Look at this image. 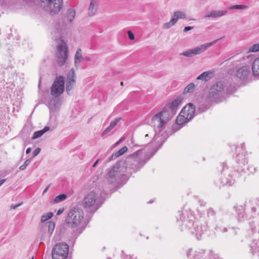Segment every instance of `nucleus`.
Returning a JSON list of instances; mask_svg holds the SVG:
<instances>
[{"mask_svg":"<svg viewBox=\"0 0 259 259\" xmlns=\"http://www.w3.org/2000/svg\"><path fill=\"white\" fill-rule=\"evenodd\" d=\"M114 158H116L115 157L114 154H113L109 158L108 161H110L113 160Z\"/></svg>","mask_w":259,"mask_h":259,"instance_id":"nucleus-56","label":"nucleus"},{"mask_svg":"<svg viewBox=\"0 0 259 259\" xmlns=\"http://www.w3.org/2000/svg\"><path fill=\"white\" fill-rule=\"evenodd\" d=\"M127 151V148L126 146H124L117 152L114 153L115 157L117 158L122 154H123L125 152Z\"/></svg>","mask_w":259,"mask_h":259,"instance_id":"nucleus-37","label":"nucleus"},{"mask_svg":"<svg viewBox=\"0 0 259 259\" xmlns=\"http://www.w3.org/2000/svg\"><path fill=\"white\" fill-rule=\"evenodd\" d=\"M5 182V180L0 181V186Z\"/></svg>","mask_w":259,"mask_h":259,"instance_id":"nucleus-63","label":"nucleus"},{"mask_svg":"<svg viewBox=\"0 0 259 259\" xmlns=\"http://www.w3.org/2000/svg\"><path fill=\"white\" fill-rule=\"evenodd\" d=\"M65 81L63 76L57 77L51 88V95L55 97H59L64 91Z\"/></svg>","mask_w":259,"mask_h":259,"instance_id":"nucleus-12","label":"nucleus"},{"mask_svg":"<svg viewBox=\"0 0 259 259\" xmlns=\"http://www.w3.org/2000/svg\"><path fill=\"white\" fill-rule=\"evenodd\" d=\"M237 78L242 80H248L252 77V72L250 71V67L243 66L238 68L236 72Z\"/></svg>","mask_w":259,"mask_h":259,"instance_id":"nucleus-16","label":"nucleus"},{"mask_svg":"<svg viewBox=\"0 0 259 259\" xmlns=\"http://www.w3.org/2000/svg\"><path fill=\"white\" fill-rule=\"evenodd\" d=\"M186 14L185 13L182 12V11H177L174 13V15L172 17H175L176 19H177V21L179 19H184L186 18Z\"/></svg>","mask_w":259,"mask_h":259,"instance_id":"nucleus-34","label":"nucleus"},{"mask_svg":"<svg viewBox=\"0 0 259 259\" xmlns=\"http://www.w3.org/2000/svg\"><path fill=\"white\" fill-rule=\"evenodd\" d=\"M181 114H183L189 120L192 119L195 113V107L192 103H189L182 110Z\"/></svg>","mask_w":259,"mask_h":259,"instance_id":"nucleus-18","label":"nucleus"},{"mask_svg":"<svg viewBox=\"0 0 259 259\" xmlns=\"http://www.w3.org/2000/svg\"><path fill=\"white\" fill-rule=\"evenodd\" d=\"M100 160V159H97L95 162L94 163V164L93 165V167H95L96 166V165H97V164L98 163L99 161Z\"/></svg>","mask_w":259,"mask_h":259,"instance_id":"nucleus-58","label":"nucleus"},{"mask_svg":"<svg viewBox=\"0 0 259 259\" xmlns=\"http://www.w3.org/2000/svg\"><path fill=\"white\" fill-rule=\"evenodd\" d=\"M63 211H64L63 208H59L57 212V215H60L61 214H62L63 213Z\"/></svg>","mask_w":259,"mask_h":259,"instance_id":"nucleus-52","label":"nucleus"},{"mask_svg":"<svg viewBox=\"0 0 259 259\" xmlns=\"http://www.w3.org/2000/svg\"><path fill=\"white\" fill-rule=\"evenodd\" d=\"M251 68L253 76H259V57L253 61Z\"/></svg>","mask_w":259,"mask_h":259,"instance_id":"nucleus-22","label":"nucleus"},{"mask_svg":"<svg viewBox=\"0 0 259 259\" xmlns=\"http://www.w3.org/2000/svg\"><path fill=\"white\" fill-rule=\"evenodd\" d=\"M120 84H121V85H122V86L123 85V82H121Z\"/></svg>","mask_w":259,"mask_h":259,"instance_id":"nucleus-64","label":"nucleus"},{"mask_svg":"<svg viewBox=\"0 0 259 259\" xmlns=\"http://www.w3.org/2000/svg\"><path fill=\"white\" fill-rule=\"evenodd\" d=\"M195 84L193 83H190L187 85L184 89L183 94L190 93L193 92L195 89Z\"/></svg>","mask_w":259,"mask_h":259,"instance_id":"nucleus-31","label":"nucleus"},{"mask_svg":"<svg viewBox=\"0 0 259 259\" xmlns=\"http://www.w3.org/2000/svg\"><path fill=\"white\" fill-rule=\"evenodd\" d=\"M206 218L208 219V220L210 219L211 218H214L216 214V211L212 207H209V208L207 209L206 210Z\"/></svg>","mask_w":259,"mask_h":259,"instance_id":"nucleus-30","label":"nucleus"},{"mask_svg":"<svg viewBox=\"0 0 259 259\" xmlns=\"http://www.w3.org/2000/svg\"><path fill=\"white\" fill-rule=\"evenodd\" d=\"M177 22V19L175 17H172L169 22L163 24V28H168L174 25Z\"/></svg>","mask_w":259,"mask_h":259,"instance_id":"nucleus-36","label":"nucleus"},{"mask_svg":"<svg viewBox=\"0 0 259 259\" xmlns=\"http://www.w3.org/2000/svg\"><path fill=\"white\" fill-rule=\"evenodd\" d=\"M75 16V12L73 9H69L67 13V20L68 22H71L74 19Z\"/></svg>","mask_w":259,"mask_h":259,"instance_id":"nucleus-29","label":"nucleus"},{"mask_svg":"<svg viewBox=\"0 0 259 259\" xmlns=\"http://www.w3.org/2000/svg\"><path fill=\"white\" fill-rule=\"evenodd\" d=\"M31 159H27L24 162V163L19 167V169L21 170H24L26 168V167L30 164V163L31 162Z\"/></svg>","mask_w":259,"mask_h":259,"instance_id":"nucleus-40","label":"nucleus"},{"mask_svg":"<svg viewBox=\"0 0 259 259\" xmlns=\"http://www.w3.org/2000/svg\"><path fill=\"white\" fill-rule=\"evenodd\" d=\"M97 0H91L90 6L89 8L88 14L90 16H92L95 15L97 10Z\"/></svg>","mask_w":259,"mask_h":259,"instance_id":"nucleus-26","label":"nucleus"},{"mask_svg":"<svg viewBox=\"0 0 259 259\" xmlns=\"http://www.w3.org/2000/svg\"><path fill=\"white\" fill-rule=\"evenodd\" d=\"M239 230L238 228H231L230 229V233L231 235H236L238 234Z\"/></svg>","mask_w":259,"mask_h":259,"instance_id":"nucleus-46","label":"nucleus"},{"mask_svg":"<svg viewBox=\"0 0 259 259\" xmlns=\"http://www.w3.org/2000/svg\"><path fill=\"white\" fill-rule=\"evenodd\" d=\"M259 51V45L254 44L249 49V52H256Z\"/></svg>","mask_w":259,"mask_h":259,"instance_id":"nucleus-43","label":"nucleus"},{"mask_svg":"<svg viewBox=\"0 0 259 259\" xmlns=\"http://www.w3.org/2000/svg\"><path fill=\"white\" fill-rule=\"evenodd\" d=\"M149 146L138 150L130 155L127 159L128 168L134 172L141 169L146 163L153 156V150H150Z\"/></svg>","mask_w":259,"mask_h":259,"instance_id":"nucleus-3","label":"nucleus"},{"mask_svg":"<svg viewBox=\"0 0 259 259\" xmlns=\"http://www.w3.org/2000/svg\"><path fill=\"white\" fill-rule=\"evenodd\" d=\"M249 226L251 232L253 233L258 232L259 234V224L255 221H252L249 223Z\"/></svg>","mask_w":259,"mask_h":259,"instance_id":"nucleus-28","label":"nucleus"},{"mask_svg":"<svg viewBox=\"0 0 259 259\" xmlns=\"http://www.w3.org/2000/svg\"><path fill=\"white\" fill-rule=\"evenodd\" d=\"M237 219L239 222H243L245 220L246 217L244 213V208L241 206H237Z\"/></svg>","mask_w":259,"mask_h":259,"instance_id":"nucleus-21","label":"nucleus"},{"mask_svg":"<svg viewBox=\"0 0 259 259\" xmlns=\"http://www.w3.org/2000/svg\"><path fill=\"white\" fill-rule=\"evenodd\" d=\"M67 198L66 195L64 194H60L57 196L54 199V202L55 203H59L64 200H65Z\"/></svg>","mask_w":259,"mask_h":259,"instance_id":"nucleus-35","label":"nucleus"},{"mask_svg":"<svg viewBox=\"0 0 259 259\" xmlns=\"http://www.w3.org/2000/svg\"><path fill=\"white\" fill-rule=\"evenodd\" d=\"M50 130V127L49 126H45L41 131L43 132V134H45L46 132H48Z\"/></svg>","mask_w":259,"mask_h":259,"instance_id":"nucleus-51","label":"nucleus"},{"mask_svg":"<svg viewBox=\"0 0 259 259\" xmlns=\"http://www.w3.org/2000/svg\"><path fill=\"white\" fill-rule=\"evenodd\" d=\"M51 185H49L44 190L43 192H42V194L44 195L45 193H46L49 190L50 187Z\"/></svg>","mask_w":259,"mask_h":259,"instance_id":"nucleus-54","label":"nucleus"},{"mask_svg":"<svg viewBox=\"0 0 259 259\" xmlns=\"http://www.w3.org/2000/svg\"><path fill=\"white\" fill-rule=\"evenodd\" d=\"M31 151V148H28L26 149V154H29V153H30Z\"/></svg>","mask_w":259,"mask_h":259,"instance_id":"nucleus-60","label":"nucleus"},{"mask_svg":"<svg viewBox=\"0 0 259 259\" xmlns=\"http://www.w3.org/2000/svg\"><path fill=\"white\" fill-rule=\"evenodd\" d=\"M177 221L179 225L186 229H190L193 227L191 233L195 235L197 240H200L202 236L207 231L208 229L207 221L205 215L201 217L199 220L194 222V218L192 215L186 218L185 214L179 211L176 215Z\"/></svg>","mask_w":259,"mask_h":259,"instance_id":"nucleus-2","label":"nucleus"},{"mask_svg":"<svg viewBox=\"0 0 259 259\" xmlns=\"http://www.w3.org/2000/svg\"><path fill=\"white\" fill-rule=\"evenodd\" d=\"M204 254V250L202 249H199L193 253L192 249H190L187 253V256L189 259H201ZM203 259H222V258L220 257L218 254L214 251H209Z\"/></svg>","mask_w":259,"mask_h":259,"instance_id":"nucleus-13","label":"nucleus"},{"mask_svg":"<svg viewBox=\"0 0 259 259\" xmlns=\"http://www.w3.org/2000/svg\"><path fill=\"white\" fill-rule=\"evenodd\" d=\"M235 183L231 172L228 168H224L222 171L220 183L222 186H231Z\"/></svg>","mask_w":259,"mask_h":259,"instance_id":"nucleus-15","label":"nucleus"},{"mask_svg":"<svg viewBox=\"0 0 259 259\" xmlns=\"http://www.w3.org/2000/svg\"><path fill=\"white\" fill-rule=\"evenodd\" d=\"M193 27H191V26H187V27H185L184 29V31H189V30H190L191 29H192Z\"/></svg>","mask_w":259,"mask_h":259,"instance_id":"nucleus-53","label":"nucleus"},{"mask_svg":"<svg viewBox=\"0 0 259 259\" xmlns=\"http://www.w3.org/2000/svg\"><path fill=\"white\" fill-rule=\"evenodd\" d=\"M247 8L246 6L245 5H234L233 6H231L229 8V9L233 10V9H245Z\"/></svg>","mask_w":259,"mask_h":259,"instance_id":"nucleus-45","label":"nucleus"},{"mask_svg":"<svg viewBox=\"0 0 259 259\" xmlns=\"http://www.w3.org/2000/svg\"><path fill=\"white\" fill-rule=\"evenodd\" d=\"M122 140L123 138H121L117 142L115 143V145H117L118 144H119Z\"/></svg>","mask_w":259,"mask_h":259,"instance_id":"nucleus-61","label":"nucleus"},{"mask_svg":"<svg viewBox=\"0 0 259 259\" xmlns=\"http://www.w3.org/2000/svg\"><path fill=\"white\" fill-rule=\"evenodd\" d=\"M43 134H44L43 132L41 131V130L35 132H34V133L33 134V135L32 137V139L34 140V139H37V138L40 137Z\"/></svg>","mask_w":259,"mask_h":259,"instance_id":"nucleus-42","label":"nucleus"},{"mask_svg":"<svg viewBox=\"0 0 259 259\" xmlns=\"http://www.w3.org/2000/svg\"><path fill=\"white\" fill-rule=\"evenodd\" d=\"M125 168L118 164L114 166L108 172L107 177L109 184L114 185H120L125 182L127 176L124 174Z\"/></svg>","mask_w":259,"mask_h":259,"instance_id":"nucleus-4","label":"nucleus"},{"mask_svg":"<svg viewBox=\"0 0 259 259\" xmlns=\"http://www.w3.org/2000/svg\"><path fill=\"white\" fill-rule=\"evenodd\" d=\"M124 259H137V258H134L133 256L127 255L125 257Z\"/></svg>","mask_w":259,"mask_h":259,"instance_id":"nucleus-59","label":"nucleus"},{"mask_svg":"<svg viewBox=\"0 0 259 259\" xmlns=\"http://www.w3.org/2000/svg\"><path fill=\"white\" fill-rule=\"evenodd\" d=\"M75 83V80H71V81H66V90L67 92L69 94L70 92H71L72 90L73 87Z\"/></svg>","mask_w":259,"mask_h":259,"instance_id":"nucleus-33","label":"nucleus"},{"mask_svg":"<svg viewBox=\"0 0 259 259\" xmlns=\"http://www.w3.org/2000/svg\"><path fill=\"white\" fill-rule=\"evenodd\" d=\"M46 10L51 14H57L62 9V0H39Z\"/></svg>","mask_w":259,"mask_h":259,"instance_id":"nucleus-11","label":"nucleus"},{"mask_svg":"<svg viewBox=\"0 0 259 259\" xmlns=\"http://www.w3.org/2000/svg\"><path fill=\"white\" fill-rule=\"evenodd\" d=\"M82 205L89 212L97 211L101 205L98 194L94 191H91L84 197Z\"/></svg>","mask_w":259,"mask_h":259,"instance_id":"nucleus-7","label":"nucleus"},{"mask_svg":"<svg viewBox=\"0 0 259 259\" xmlns=\"http://www.w3.org/2000/svg\"><path fill=\"white\" fill-rule=\"evenodd\" d=\"M58 43L56 52V60L58 66H63L66 63L68 56V48L62 37L56 38Z\"/></svg>","mask_w":259,"mask_h":259,"instance_id":"nucleus-6","label":"nucleus"},{"mask_svg":"<svg viewBox=\"0 0 259 259\" xmlns=\"http://www.w3.org/2000/svg\"><path fill=\"white\" fill-rule=\"evenodd\" d=\"M40 151V149L39 148H36L33 152V153H32V157H35L36 155H37L39 152Z\"/></svg>","mask_w":259,"mask_h":259,"instance_id":"nucleus-47","label":"nucleus"},{"mask_svg":"<svg viewBox=\"0 0 259 259\" xmlns=\"http://www.w3.org/2000/svg\"><path fill=\"white\" fill-rule=\"evenodd\" d=\"M112 128H111L109 126H108L105 130L102 133L101 136H104V135H106L108 132H109L110 131H111Z\"/></svg>","mask_w":259,"mask_h":259,"instance_id":"nucleus-48","label":"nucleus"},{"mask_svg":"<svg viewBox=\"0 0 259 259\" xmlns=\"http://www.w3.org/2000/svg\"><path fill=\"white\" fill-rule=\"evenodd\" d=\"M182 102V97L181 96L177 97L175 99L166 104L160 112L153 116L152 118L151 124L154 127L156 133H160L165 128L166 124L177 113Z\"/></svg>","mask_w":259,"mask_h":259,"instance_id":"nucleus-1","label":"nucleus"},{"mask_svg":"<svg viewBox=\"0 0 259 259\" xmlns=\"http://www.w3.org/2000/svg\"><path fill=\"white\" fill-rule=\"evenodd\" d=\"M81 52V49L78 48L75 53L74 57V64L75 66L79 65L81 61L84 60V58L82 57Z\"/></svg>","mask_w":259,"mask_h":259,"instance_id":"nucleus-27","label":"nucleus"},{"mask_svg":"<svg viewBox=\"0 0 259 259\" xmlns=\"http://www.w3.org/2000/svg\"><path fill=\"white\" fill-rule=\"evenodd\" d=\"M208 109V106L206 104H200L198 107V111L202 113L206 111Z\"/></svg>","mask_w":259,"mask_h":259,"instance_id":"nucleus-41","label":"nucleus"},{"mask_svg":"<svg viewBox=\"0 0 259 259\" xmlns=\"http://www.w3.org/2000/svg\"><path fill=\"white\" fill-rule=\"evenodd\" d=\"M214 229L217 232L221 233L228 232L229 230V228L221 221L217 223Z\"/></svg>","mask_w":259,"mask_h":259,"instance_id":"nucleus-24","label":"nucleus"},{"mask_svg":"<svg viewBox=\"0 0 259 259\" xmlns=\"http://www.w3.org/2000/svg\"><path fill=\"white\" fill-rule=\"evenodd\" d=\"M55 227V223L52 221H49L48 222V233L51 235L54 230Z\"/></svg>","mask_w":259,"mask_h":259,"instance_id":"nucleus-38","label":"nucleus"},{"mask_svg":"<svg viewBox=\"0 0 259 259\" xmlns=\"http://www.w3.org/2000/svg\"><path fill=\"white\" fill-rule=\"evenodd\" d=\"M128 38L131 40H134L135 39L134 33H127Z\"/></svg>","mask_w":259,"mask_h":259,"instance_id":"nucleus-50","label":"nucleus"},{"mask_svg":"<svg viewBox=\"0 0 259 259\" xmlns=\"http://www.w3.org/2000/svg\"><path fill=\"white\" fill-rule=\"evenodd\" d=\"M213 76V74L211 71L204 72L197 77V80H201L204 82L208 81Z\"/></svg>","mask_w":259,"mask_h":259,"instance_id":"nucleus-23","label":"nucleus"},{"mask_svg":"<svg viewBox=\"0 0 259 259\" xmlns=\"http://www.w3.org/2000/svg\"><path fill=\"white\" fill-rule=\"evenodd\" d=\"M245 206L247 209H250L251 215L253 216L257 213L259 216V198L251 199L248 202H246Z\"/></svg>","mask_w":259,"mask_h":259,"instance_id":"nucleus-17","label":"nucleus"},{"mask_svg":"<svg viewBox=\"0 0 259 259\" xmlns=\"http://www.w3.org/2000/svg\"><path fill=\"white\" fill-rule=\"evenodd\" d=\"M69 252V246L66 243H57L52 250V259H66Z\"/></svg>","mask_w":259,"mask_h":259,"instance_id":"nucleus-9","label":"nucleus"},{"mask_svg":"<svg viewBox=\"0 0 259 259\" xmlns=\"http://www.w3.org/2000/svg\"><path fill=\"white\" fill-rule=\"evenodd\" d=\"M131 144L133 147H139V145H137L134 142V141L133 140V139H132V141H131V143L130 144Z\"/></svg>","mask_w":259,"mask_h":259,"instance_id":"nucleus-55","label":"nucleus"},{"mask_svg":"<svg viewBox=\"0 0 259 259\" xmlns=\"http://www.w3.org/2000/svg\"><path fill=\"white\" fill-rule=\"evenodd\" d=\"M84 60L88 61H91V58L88 57H87L84 58Z\"/></svg>","mask_w":259,"mask_h":259,"instance_id":"nucleus-62","label":"nucleus"},{"mask_svg":"<svg viewBox=\"0 0 259 259\" xmlns=\"http://www.w3.org/2000/svg\"><path fill=\"white\" fill-rule=\"evenodd\" d=\"M53 213L50 212L47 214H44L41 217V222H44L51 219L53 216Z\"/></svg>","mask_w":259,"mask_h":259,"instance_id":"nucleus-39","label":"nucleus"},{"mask_svg":"<svg viewBox=\"0 0 259 259\" xmlns=\"http://www.w3.org/2000/svg\"><path fill=\"white\" fill-rule=\"evenodd\" d=\"M73 80H75V73L74 70L72 68L68 72L67 81H71Z\"/></svg>","mask_w":259,"mask_h":259,"instance_id":"nucleus-32","label":"nucleus"},{"mask_svg":"<svg viewBox=\"0 0 259 259\" xmlns=\"http://www.w3.org/2000/svg\"><path fill=\"white\" fill-rule=\"evenodd\" d=\"M250 251L253 255L257 254L259 256V239L253 240L249 244Z\"/></svg>","mask_w":259,"mask_h":259,"instance_id":"nucleus-20","label":"nucleus"},{"mask_svg":"<svg viewBox=\"0 0 259 259\" xmlns=\"http://www.w3.org/2000/svg\"><path fill=\"white\" fill-rule=\"evenodd\" d=\"M232 93L228 88L222 81L217 82L214 84L209 90V97L212 98L210 100H217L222 101L225 98V96L228 94Z\"/></svg>","mask_w":259,"mask_h":259,"instance_id":"nucleus-5","label":"nucleus"},{"mask_svg":"<svg viewBox=\"0 0 259 259\" xmlns=\"http://www.w3.org/2000/svg\"><path fill=\"white\" fill-rule=\"evenodd\" d=\"M84 216L83 210L79 208H74L68 213L65 222L72 228H75L81 224Z\"/></svg>","mask_w":259,"mask_h":259,"instance_id":"nucleus-8","label":"nucleus"},{"mask_svg":"<svg viewBox=\"0 0 259 259\" xmlns=\"http://www.w3.org/2000/svg\"><path fill=\"white\" fill-rule=\"evenodd\" d=\"M227 13L226 11H216L213 10L208 13L206 16V17H220L226 15Z\"/></svg>","mask_w":259,"mask_h":259,"instance_id":"nucleus-25","label":"nucleus"},{"mask_svg":"<svg viewBox=\"0 0 259 259\" xmlns=\"http://www.w3.org/2000/svg\"><path fill=\"white\" fill-rule=\"evenodd\" d=\"M189 120L186 118L185 115L183 114H181V112L180 113L179 115L177 116L176 119V125L173 126V130L175 132L178 131L181 128L182 125L184 123L189 121Z\"/></svg>","mask_w":259,"mask_h":259,"instance_id":"nucleus-19","label":"nucleus"},{"mask_svg":"<svg viewBox=\"0 0 259 259\" xmlns=\"http://www.w3.org/2000/svg\"><path fill=\"white\" fill-rule=\"evenodd\" d=\"M217 41V40L209 43L201 45L192 49H189L184 52L181 55L187 57H192L196 55L200 54L205 51L208 47L211 46Z\"/></svg>","mask_w":259,"mask_h":259,"instance_id":"nucleus-14","label":"nucleus"},{"mask_svg":"<svg viewBox=\"0 0 259 259\" xmlns=\"http://www.w3.org/2000/svg\"><path fill=\"white\" fill-rule=\"evenodd\" d=\"M120 120H121L120 118H117L115 119L114 121H112L110 122V125L109 126L111 128L113 129L117 125V124L120 121Z\"/></svg>","mask_w":259,"mask_h":259,"instance_id":"nucleus-44","label":"nucleus"},{"mask_svg":"<svg viewBox=\"0 0 259 259\" xmlns=\"http://www.w3.org/2000/svg\"><path fill=\"white\" fill-rule=\"evenodd\" d=\"M199 203L201 206H204L206 205V203L203 201L200 200Z\"/></svg>","mask_w":259,"mask_h":259,"instance_id":"nucleus-57","label":"nucleus"},{"mask_svg":"<svg viewBox=\"0 0 259 259\" xmlns=\"http://www.w3.org/2000/svg\"><path fill=\"white\" fill-rule=\"evenodd\" d=\"M22 203H19L18 204H16V205H12L11 206V209H16L18 207L21 206L22 205Z\"/></svg>","mask_w":259,"mask_h":259,"instance_id":"nucleus-49","label":"nucleus"},{"mask_svg":"<svg viewBox=\"0 0 259 259\" xmlns=\"http://www.w3.org/2000/svg\"><path fill=\"white\" fill-rule=\"evenodd\" d=\"M236 162L237 165L236 167L239 172H244L254 174L256 171V168L253 166H247V160L245 154H239L236 156Z\"/></svg>","mask_w":259,"mask_h":259,"instance_id":"nucleus-10","label":"nucleus"}]
</instances>
